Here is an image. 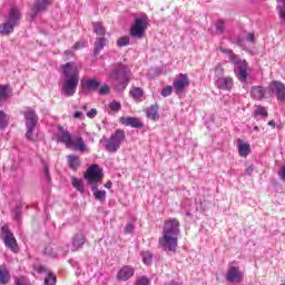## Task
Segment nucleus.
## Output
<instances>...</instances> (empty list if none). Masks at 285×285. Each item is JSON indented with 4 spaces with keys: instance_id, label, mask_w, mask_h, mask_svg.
Instances as JSON below:
<instances>
[{
    "instance_id": "obj_4",
    "label": "nucleus",
    "mask_w": 285,
    "mask_h": 285,
    "mask_svg": "<svg viewBox=\"0 0 285 285\" xmlns=\"http://www.w3.org/2000/svg\"><path fill=\"white\" fill-rule=\"evenodd\" d=\"M126 141V131L124 129H116L114 134L109 138L106 136L100 139L99 144H105V148L107 153L115 154L119 148H121V144Z\"/></svg>"
},
{
    "instance_id": "obj_10",
    "label": "nucleus",
    "mask_w": 285,
    "mask_h": 285,
    "mask_svg": "<svg viewBox=\"0 0 285 285\" xmlns=\"http://www.w3.org/2000/svg\"><path fill=\"white\" fill-rule=\"evenodd\" d=\"M268 92H269V97L272 95H276V98L278 99V101H282L283 104L285 102V85H284V82H282L279 80H273L268 85Z\"/></svg>"
},
{
    "instance_id": "obj_48",
    "label": "nucleus",
    "mask_w": 285,
    "mask_h": 285,
    "mask_svg": "<svg viewBox=\"0 0 285 285\" xmlns=\"http://www.w3.org/2000/svg\"><path fill=\"white\" fill-rule=\"evenodd\" d=\"M170 95H173V86H166L161 90V97H170Z\"/></svg>"
},
{
    "instance_id": "obj_17",
    "label": "nucleus",
    "mask_w": 285,
    "mask_h": 285,
    "mask_svg": "<svg viewBox=\"0 0 285 285\" xmlns=\"http://www.w3.org/2000/svg\"><path fill=\"white\" fill-rule=\"evenodd\" d=\"M131 277H135V267L130 265L122 266L116 275L118 282H128Z\"/></svg>"
},
{
    "instance_id": "obj_37",
    "label": "nucleus",
    "mask_w": 285,
    "mask_h": 285,
    "mask_svg": "<svg viewBox=\"0 0 285 285\" xmlns=\"http://www.w3.org/2000/svg\"><path fill=\"white\" fill-rule=\"evenodd\" d=\"M216 35H224L226 32V21L219 19L215 23Z\"/></svg>"
},
{
    "instance_id": "obj_39",
    "label": "nucleus",
    "mask_w": 285,
    "mask_h": 285,
    "mask_svg": "<svg viewBox=\"0 0 285 285\" xmlns=\"http://www.w3.org/2000/svg\"><path fill=\"white\" fill-rule=\"evenodd\" d=\"M141 257H142V264H145V266H151L153 265V253L142 252Z\"/></svg>"
},
{
    "instance_id": "obj_58",
    "label": "nucleus",
    "mask_w": 285,
    "mask_h": 285,
    "mask_svg": "<svg viewBox=\"0 0 285 285\" xmlns=\"http://www.w3.org/2000/svg\"><path fill=\"white\" fill-rule=\"evenodd\" d=\"M82 117H83V112H81V111H76L73 114V119H82Z\"/></svg>"
},
{
    "instance_id": "obj_27",
    "label": "nucleus",
    "mask_w": 285,
    "mask_h": 285,
    "mask_svg": "<svg viewBox=\"0 0 285 285\" xmlns=\"http://www.w3.org/2000/svg\"><path fill=\"white\" fill-rule=\"evenodd\" d=\"M14 24H11V22H8L6 20L3 23L0 24V35L3 37H8V35H12L14 32Z\"/></svg>"
},
{
    "instance_id": "obj_24",
    "label": "nucleus",
    "mask_w": 285,
    "mask_h": 285,
    "mask_svg": "<svg viewBox=\"0 0 285 285\" xmlns=\"http://www.w3.org/2000/svg\"><path fill=\"white\" fill-rule=\"evenodd\" d=\"M146 115L148 119H151V121H159V104L151 105L147 111Z\"/></svg>"
},
{
    "instance_id": "obj_14",
    "label": "nucleus",
    "mask_w": 285,
    "mask_h": 285,
    "mask_svg": "<svg viewBox=\"0 0 285 285\" xmlns=\"http://www.w3.org/2000/svg\"><path fill=\"white\" fill-rule=\"evenodd\" d=\"M226 281L229 284H242L244 282V273L239 271V267L230 266L226 274Z\"/></svg>"
},
{
    "instance_id": "obj_52",
    "label": "nucleus",
    "mask_w": 285,
    "mask_h": 285,
    "mask_svg": "<svg viewBox=\"0 0 285 285\" xmlns=\"http://www.w3.org/2000/svg\"><path fill=\"white\" fill-rule=\"evenodd\" d=\"M89 186H91V191L94 193V195L99 190V185L92 180V183H88Z\"/></svg>"
},
{
    "instance_id": "obj_20",
    "label": "nucleus",
    "mask_w": 285,
    "mask_h": 285,
    "mask_svg": "<svg viewBox=\"0 0 285 285\" xmlns=\"http://www.w3.org/2000/svg\"><path fill=\"white\" fill-rule=\"evenodd\" d=\"M108 46V39L106 37H97L96 41L94 42V58L97 59L104 48Z\"/></svg>"
},
{
    "instance_id": "obj_16",
    "label": "nucleus",
    "mask_w": 285,
    "mask_h": 285,
    "mask_svg": "<svg viewBox=\"0 0 285 285\" xmlns=\"http://www.w3.org/2000/svg\"><path fill=\"white\" fill-rule=\"evenodd\" d=\"M23 14L21 13V10H19L17 7H11L9 9V12L6 17V21L13 24L16 28L21 26V18Z\"/></svg>"
},
{
    "instance_id": "obj_19",
    "label": "nucleus",
    "mask_w": 285,
    "mask_h": 285,
    "mask_svg": "<svg viewBox=\"0 0 285 285\" xmlns=\"http://www.w3.org/2000/svg\"><path fill=\"white\" fill-rule=\"evenodd\" d=\"M250 95L253 99H256V101H262V99H264L265 97H271L268 87L264 88L262 86H253L250 88Z\"/></svg>"
},
{
    "instance_id": "obj_29",
    "label": "nucleus",
    "mask_w": 285,
    "mask_h": 285,
    "mask_svg": "<svg viewBox=\"0 0 285 285\" xmlns=\"http://www.w3.org/2000/svg\"><path fill=\"white\" fill-rule=\"evenodd\" d=\"M23 210V204L17 203L14 208L11 210L14 222H21Z\"/></svg>"
},
{
    "instance_id": "obj_28",
    "label": "nucleus",
    "mask_w": 285,
    "mask_h": 285,
    "mask_svg": "<svg viewBox=\"0 0 285 285\" xmlns=\"http://www.w3.org/2000/svg\"><path fill=\"white\" fill-rule=\"evenodd\" d=\"M71 185L80 195H83L86 193V185H83V180L79 179L75 176L71 177Z\"/></svg>"
},
{
    "instance_id": "obj_2",
    "label": "nucleus",
    "mask_w": 285,
    "mask_h": 285,
    "mask_svg": "<svg viewBox=\"0 0 285 285\" xmlns=\"http://www.w3.org/2000/svg\"><path fill=\"white\" fill-rule=\"evenodd\" d=\"M130 69H128V65L122 62H116L111 65L109 71L107 72V77L109 81H114L112 86L116 92L120 95L128 88L130 83Z\"/></svg>"
},
{
    "instance_id": "obj_15",
    "label": "nucleus",
    "mask_w": 285,
    "mask_h": 285,
    "mask_svg": "<svg viewBox=\"0 0 285 285\" xmlns=\"http://www.w3.org/2000/svg\"><path fill=\"white\" fill-rule=\"evenodd\" d=\"M174 90L177 95L179 92H184L188 86H190V79H188V75L179 73V77L174 80Z\"/></svg>"
},
{
    "instance_id": "obj_42",
    "label": "nucleus",
    "mask_w": 285,
    "mask_h": 285,
    "mask_svg": "<svg viewBox=\"0 0 285 285\" xmlns=\"http://www.w3.org/2000/svg\"><path fill=\"white\" fill-rule=\"evenodd\" d=\"M134 285H150V278L148 276H138Z\"/></svg>"
},
{
    "instance_id": "obj_7",
    "label": "nucleus",
    "mask_w": 285,
    "mask_h": 285,
    "mask_svg": "<svg viewBox=\"0 0 285 285\" xmlns=\"http://www.w3.org/2000/svg\"><path fill=\"white\" fill-rule=\"evenodd\" d=\"M37 124H39V116L35 109H29L24 112V126L27 128L26 138L29 141H35L32 138V132H35V128H37Z\"/></svg>"
},
{
    "instance_id": "obj_18",
    "label": "nucleus",
    "mask_w": 285,
    "mask_h": 285,
    "mask_svg": "<svg viewBox=\"0 0 285 285\" xmlns=\"http://www.w3.org/2000/svg\"><path fill=\"white\" fill-rule=\"evenodd\" d=\"M119 122L122 126H129L130 128H136L138 130L144 128V122H141L139 118L132 116H122L119 118Z\"/></svg>"
},
{
    "instance_id": "obj_35",
    "label": "nucleus",
    "mask_w": 285,
    "mask_h": 285,
    "mask_svg": "<svg viewBox=\"0 0 285 285\" xmlns=\"http://www.w3.org/2000/svg\"><path fill=\"white\" fill-rule=\"evenodd\" d=\"M10 282V272L0 267V285H6Z\"/></svg>"
},
{
    "instance_id": "obj_38",
    "label": "nucleus",
    "mask_w": 285,
    "mask_h": 285,
    "mask_svg": "<svg viewBox=\"0 0 285 285\" xmlns=\"http://www.w3.org/2000/svg\"><path fill=\"white\" fill-rule=\"evenodd\" d=\"M42 166H43V175L47 184H52V177L50 176V166H48V163L42 160Z\"/></svg>"
},
{
    "instance_id": "obj_31",
    "label": "nucleus",
    "mask_w": 285,
    "mask_h": 285,
    "mask_svg": "<svg viewBox=\"0 0 285 285\" xmlns=\"http://www.w3.org/2000/svg\"><path fill=\"white\" fill-rule=\"evenodd\" d=\"M72 146H75V149L79 150V153H86V142H83V138L76 137Z\"/></svg>"
},
{
    "instance_id": "obj_34",
    "label": "nucleus",
    "mask_w": 285,
    "mask_h": 285,
    "mask_svg": "<svg viewBox=\"0 0 285 285\" xmlns=\"http://www.w3.org/2000/svg\"><path fill=\"white\" fill-rule=\"evenodd\" d=\"M130 97H132V99L137 100V99H141V97H144V89L139 88V87H132L129 91Z\"/></svg>"
},
{
    "instance_id": "obj_13",
    "label": "nucleus",
    "mask_w": 285,
    "mask_h": 285,
    "mask_svg": "<svg viewBox=\"0 0 285 285\" xmlns=\"http://www.w3.org/2000/svg\"><path fill=\"white\" fill-rule=\"evenodd\" d=\"M97 177H104V169L97 164L91 165L83 174V179H86L88 184H92Z\"/></svg>"
},
{
    "instance_id": "obj_64",
    "label": "nucleus",
    "mask_w": 285,
    "mask_h": 285,
    "mask_svg": "<svg viewBox=\"0 0 285 285\" xmlns=\"http://www.w3.org/2000/svg\"><path fill=\"white\" fill-rule=\"evenodd\" d=\"M185 215H186V217H193V214L190 213V210H187V212L185 213Z\"/></svg>"
},
{
    "instance_id": "obj_53",
    "label": "nucleus",
    "mask_w": 285,
    "mask_h": 285,
    "mask_svg": "<svg viewBox=\"0 0 285 285\" xmlns=\"http://www.w3.org/2000/svg\"><path fill=\"white\" fill-rule=\"evenodd\" d=\"M278 177L282 181H285V166L281 167V170L278 171Z\"/></svg>"
},
{
    "instance_id": "obj_40",
    "label": "nucleus",
    "mask_w": 285,
    "mask_h": 285,
    "mask_svg": "<svg viewBox=\"0 0 285 285\" xmlns=\"http://www.w3.org/2000/svg\"><path fill=\"white\" fill-rule=\"evenodd\" d=\"M45 285H57V275H55L52 272H49L45 277Z\"/></svg>"
},
{
    "instance_id": "obj_45",
    "label": "nucleus",
    "mask_w": 285,
    "mask_h": 285,
    "mask_svg": "<svg viewBox=\"0 0 285 285\" xmlns=\"http://www.w3.org/2000/svg\"><path fill=\"white\" fill-rule=\"evenodd\" d=\"M94 197L97 202H104V199H106V190L98 189V191L94 194Z\"/></svg>"
},
{
    "instance_id": "obj_56",
    "label": "nucleus",
    "mask_w": 285,
    "mask_h": 285,
    "mask_svg": "<svg viewBox=\"0 0 285 285\" xmlns=\"http://www.w3.org/2000/svg\"><path fill=\"white\" fill-rule=\"evenodd\" d=\"M255 170V166L250 165L246 168L245 173L246 175H253V171Z\"/></svg>"
},
{
    "instance_id": "obj_46",
    "label": "nucleus",
    "mask_w": 285,
    "mask_h": 285,
    "mask_svg": "<svg viewBox=\"0 0 285 285\" xmlns=\"http://www.w3.org/2000/svg\"><path fill=\"white\" fill-rule=\"evenodd\" d=\"M43 255H46L47 257H57V252H55V249L52 247H46L43 249Z\"/></svg>"
},
{
    "instance_id": "obj_5",
    "label": "nucleus",
    "mask_w": 285,
    "mask_h": 285,
    "mask_svg": "<svg viewBox=\"0 0 285 285\" xmlns=\"http://www.w3.org/2000/svg\"><path fill=\"white\" fill-rule=\"evenodd\" d=\"M149 21L148 14L146 13L141 14L140 17H136L129 30L130 37H134V39H144L146 36V30H148Z\"/></svg>"
},
{
    "instance_id": "obj_55",
    "label": "nucleus",
    "mask_w": 285,
    "mask_h": 285,
    "mask_svg": "<svg viewBox=\"0 0 285 285\" xmlns=\"http://www.w3.org/2000/svg\"><path fill=\"white\" fill-rule=\"evenodd\" d=\"M219 50L224 53L227 55L228 57H230V55H233V50L230 49H226L224 47H219Z\"/></svg>"
},
{
    "instance_id": "obj_57",
    "label": "nucleus",
    "mask_w": 285,
    "mask_h": 285,
    "mask_svg": "<svg viewBox=\"0 0 285 285\" xmlns=\"http://www.w3.org/2000/svg\"><path fill=\"white\" fill-rule=\"evenodd\" d=\"M73 50H79L80 48H83V42H80V41H78V42H76L75 45H73Z\"/></svg>"
},
{
    "instance_id": "obj_25",
    "label": "nucleus",
    "mask_w": 285,
    "mask_h": 285,
    "mask_svg": "<svg viewBox=\"0 0 285 285\" xmlns=\"http://www.w3.org/2000/svg\"><path fill=\"white\" fill-rule=\"evenodd\" d=\"M12 97V87L10 85H0V101H8Z\"/></svg>"
},
{
    "instance_id": "obj_44",
    "label": "nucleus",
    "mask_w": 285,
    "mask_h": 285,
    "mask_svg": "<svg viewBox=\"0 0 285 285\" xmlns=\"http://www.w3.org/2000/svg\"><path fill=\"white\" fill-rule=\"evenodd\" d=\"M108 107L114 111V112H119L121 110V102L114 100L111 101Z\"/></svg>"
},
{
    "instance_id": "obj_30",
    "label": "nucleus",
    "mask_w": 285,
    "mask_h": 285,
    "mask_svg": "<svg viewBox=\"0 0 285 285\" xmlns=\"http://www.w3.org/2000/svg\"><path fill=\"white\" fill-rule=\"evenodd\" d=\"M94 32L98 37H106V27H104V23L101 21L92 22Z\"/></svg>"
},
{
    "instance_id": "obj_63",
    "label": "nucleus",
    "mask_w": 285,
    "mask_h": 285,
    "mask_svg": "<svg viewBox=\"0 0 285 285\" xmlns=\"http://www.w3.org/2000/svg\"><path fill=\"white\" fill-rule=\"evenodd\" d=\"M268 126H272V128H275V120H269Z\"/></svg>"
},
{
    "instance_id": "obj_12",
    "label": "nucleus",
    "mask_w": 285,
    "mask_h": 285,
    "mask_svg": "<svg viewBox=\"0 0 285 285\" xmlns=\"http://www.w3.org/2000/svg\"><path fill=\"white\" fill-rule=\"evenodd\" d=\"M58 130V136H57V141L60 144H65L66 148H72V144H75V139H72V134L70 131L65 130L61 125L57 126Z\"/></svg>"
},
{
    "instance_id": "obj_50",
    "label": "nucleus",
    "mask_w": 285,
    "mask_h": 285,
    "mask_svg": "<svg viewBox=\"0 0 285 285\" xmlns=\"http://www.w3.org/2000/svg\"><path fill=\"white\" fill-rule=\"evenodd\" d=\"M36 272L39 273V275L48 273V267H46V265H39L38 267H36Z\"/></svg>"
},
{
    "instance_id": "obj_47",
    "label": "nucleus",
    "mask_w": 285,
    "mask_h": 285,
    "mask_svg": "<svg viewBox=\"0 0 285 285\" xmlns=\"http://www.w3.org/2000/svg\"><path fill=\"white\" fill-rule=\"evenodd\" d=\"M99 95H110V87L108 85H102L98 89Z\"/></svg>"
},
{
    "instance_id": "obj_8",
    "label": "nucleus",
    "mask_w": 285,
    "mask_h": 285,
    "mask_svg": "<svg viewBox=\"0 0 285 285\" xmlns=\"http://www.w3.org/2000/svg\"><path fill=\"white\" fill-rule=\"evenodd\" d=\"M0 239H2L4 246L11 250V253H19V244H17V238L14 234L10 230L8 225L1 227Z\"/></svg>"
},
{
    "instance_id": "obj_3",
    "label": "nucleus",
    "mask_w": 285,
    "mask_h": 285,
    "mask_svg": "<svg viewBox=\"0 0 285 285\" xmlns=\"http://www.w3.org/2000/svg\"><path fill=\"white\" fill-rule=\"evenodd\" d=\"M168 228L164 229L163 237L159 238V245L163 250H169L170 253H177V236L179 235V220L173 218L166 223Z\"/></svg>"
},
{
    "instance_id": "obj_6",
    "label": "nucleus",
    "mask_w": 285,
    "mask_h": 285,
    "mask_svg": "<svg viewBox=\"0 0 285 285\" xmlns=\"http://www.w3.org/2000/svg\"><path fill=\"white\" fill-rule=\"evenodd\" d=\"M229 61L234 63V66H238V70L235 71L239 81L242 83H248V61L242 60L237 55H234L233 51L229 56Z\"/></svg>"
},
{
    "instance_id": "obj_21",
    "label": "nucleus",
    "mask_w": 285,
    "mask_h": 285,
    "mask_svg": "<svg viewBox=\"0 0 285 285\" xmlns=\"http://www.w3.org/2000/svg\"><path fill=\"white\" fill-rule=\"evenodd\" d=\"M239 157H248L250 155V144L245 142L242 138L236 140Z\"/></svg>"
},
{
    "instance_id": "obj_23",
    "label": "nucleus",
    "mask_w": 285,
    "mask_h": 285,
    "mask_svg": "<svg viewBox=\"0 0 285 285\" xmlns=\"http://www.w3.org/2000/svg\"><path fill=\"white\" fill-rule=\"evenodd\" d=\"M71 244L73 250H79V248H83V244H86V235H83V233H78L73 235V237L71 238Z\"/></svg>"
},
{
    "instance_id": "obj_49",
    "label": "nucleus",
    "mask_w": 285,
    "mask_h": 285,
    "mask_svg": "<svg viewBox=\"0 0 285 285\" xmlns=\"http://www.w3.org/2000/svg\"><path fill=\"white\" fill-rule=\"evenodd\" d=\"M135 233V225H132V223H128L125 226V234L126 235H132Z\"/></svg>"
},
{
    "instance_id": "obj_60",
    "label": "nucleus",
    "mask_w": 285,
    "mask_h": 285,
    "mask_svg": "<svg viewBox=\"0 0 285 285\" xmlns=\"http://www.w3.org/2000/svg\"><path fill=\"white\" fill-rule=\"evenodd\" d=\"M101 179H104V176H97L95 178V183L99 185V184H101Z\"/></svg>"
},
{
    "instance_id": "obj_26",
    "label": "nucleus",
    "mask_w": 285,
    "mask_h": 285,
    "mask_svg": "<svg viewBox=\"0 0 285 285\" xmlns=\"http://www.w3.org/2000/svg\"><path fill=\"white\" fill-rule=\"evenodd\" d=\"M68 166L71 170H79V166H81V159L79 156L71 154L68 156Z\"/></svg>"
},
{
    "instance_id": "obj_59",
    "label": "nucleus",
    "mask_w": 285,
    "mask_h": 285,
    "mask_svg": "<svg viewBox=\"0 0 285 285\" xmlns=\"http://www.w3.org/2000/svg\"><path fill=\"white\" fill-rule=\"evenodd\" d=\"M247 41H250V42H253V41H255V33H253V32H249L248 35H247Z\"/></svg>"
},
{
    "instance_id": "obj_9",
    "label": "nucleus",
    "mask_w": 285,
    "mask_h": 285,
    "mask_svg": "<svg viewBox=\"0 0 285 285\" xmlns=\"http://www.w3.org/2000/svg\"><path fill=\"white\" fill-rule=\"evenodd\" d=\"M101 88V81L97 78H87L80 81V92L88 95V92H98Z\"/></svg>"
},
{
    "instance_id": "obj_51",
    "label": "nucleus",
    "mask_w": 285,
    "mask_h": 285,
    "mask_svg": "<svg viewBox=\"0 0 285 285\" xmlns=\"http://www.w3.org/2000/svg\"><path fill=\"white\" fill-rule=\"evenodd\" d=\"M87 117H88L89 119H95V117H97V109H96V108L90 109V110L87 112Z\"/></svg>"
},
{
    "instance_id": "obj_62",
    "label": "nucleus",
    "mask_w": 285,
    "mask_h": 285,
    "mask_svg": "<svg viewBox=\"0 0 285 285\" xmlns=\"http://www.w3.org/2000/svg\"><path fill=\"white\" fill-rule=\"evenodd\" d=\"M65 55H66L67 57H72V56L75 55V52L71 51V50H66V51H65Z\"/></svg>"
},
{
    "instance_id": "obj_33",
    "label": "nucleus",
    "mask_w": 285,
    "mask_h": 285,
    "mask_svg": "<svg viewBox=\"0 0 285 285\" xmlns=\"http://www.w3.org/2000/svg\"><path fill=\"white\" fill-rule=\"evenodd\" d=\"M257 117H262L263 119L268 117V111L262 105L256 106V110L254 111V118L257 119Z\"/></svg>"
},
{
    "instance_id": "obj_54",
    "label": "nucleus",
    "mask_w": 285,
    "mask_h": 285,
    "mask_svg": "<svg viewBox=\"0 0 285 285\" xmlns=\"http://www.w3.org/2000/svg\"><path fill=\"white\" fill-rule=\"evenodd\" d=\"M233 43L236 46H244V38L237 37L235 40H233Z\"/></svg>"
},
{
    "instance_id": "obj_36",
    "label": "nucleus",
    "mask_w": 285,
    "mask_h": 285,
    "mask_svg": "<svg viewBox=\"0 0 285 285\" xmlns=\"http://www.w3.org/2000/svg\"><path fill=\"white\" fill-rule=\"evenodd\" d=\"M277 1V7L276 10L278 11V14L282 19V21L285 22V0H276Z\"/></svg>"
},
{
    "instance_id": "obj_1",
    "label": "nucleus",
    "mask_w": 285,
    "mask_h": 285,
    "mask_svg": "<svg viewBox=\"0 0 285 285\" xmlns=\"http://www.w3.org/2000/svg\"><path fill=\"white\" fill-rule=\"evenodd\" d=\"M60 72L63 78L60 89L62 97H75L77 86H79V67H77V62L69 61L61 65Z\"/></svg>"
},
{
    "instance_id": "obj_11",
    "label": "nucleus",
    "mask_w": 285,
    "mask_h": 285,
    "mask_svg": "<svg viewBox=\"0 0 285 285\" xmlns=\"http://www.w3.org/2000/svg\"><path fill=\"white\" fill-rule=\"evenodd\" d=\"M50 6H52V0H36L31 7V19H37L41 12H48Z\"/></svg>"
},
{
    "instance_id": "obj_61",
    "label": "nucleus",
    "mask_w": 285,
    "mask_h": 285,
    "mask_svg": "<svg viewBox=\"0 0 285 285\" xmlns=\"http://www.w3.org/2000/svg\"><path fill=\"white\" fill-rule=\"evenodd\" d=\"M105 188H108V190H110V188H112V181L111 180L107 181L105 185Z\"/></svg>"
},
{
    "instance_id": "obj_43",
    "label": "nucleus",
    "mask_w": 285,
    "mask_h": 285,
    "mask_svg": "<svg viewBox=\"0 0 285 285\" xmlns=\"http://www.w3.org/2000/svg\"><path fill=\"white\" fill-rule=\"evenodd\" d=\"M214 72H215V78H216V79H222V78H224V67H222V63H218V65L215 67Z\"/></svg>"
},
{
    "instance_id": "obj_41",
    "label": "nucleus",
    "mask_w": 285,
    "mask_h": 285,
    "mask_svg": "<svg viewBox=\"0 0 285 285\" xmlns=\"http://www.w3.org/2000/svg\"><path fill=\"white\" fill-rule=\"evenodd\" d=\"M118 48H126V46H130V38L127 36L120 37L117 40Z\"/></svg>"
},
{
    "instance_id": "obj_32",
    "label": "nucleus",
    "mask_w": 285,
    "mask_h": 285,
    "mask_svg": "<svg viewBox=\"0 0 285 285\" xmlns=\"http://www.w3.org/2000/svg\"><path fill=\"white\" fill-rule=\"evenodd\" d=\"M10 122H9L8 114H6V111L3 110H0V130H6Z\"/></svg>"
},
{
    "instance_id": "obj_22",
    "label": "nucleus",
    "mask_w": 285,
    "mask_h": 285,
    "mask_svg": "<svg viewBox=\"0 0 285 285\" xmlns=\"http://www.w3.org/2000/svg\"><path fill=\"white\" fill-rule=\"evenodd\" d=\"M216 88H219V90H232L233 89V78L230 77H223L219 79H216Z\"/></svg>"
}]
</instances>
